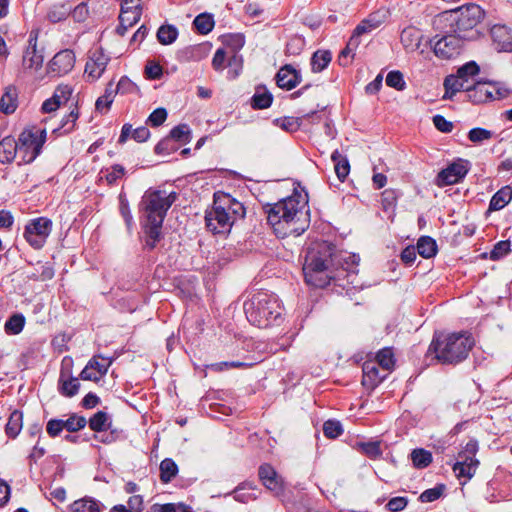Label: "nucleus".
Instances as JSON below:
<instances>
[{"instance_id": "6", "label": "nucleus", "mask_w": 512, "mask_h": 512, "mask_svg": "<svg viewBox=\"0 0 512 512\" xmlns=\"http://www.w3.org/2000/svg\"><path fill=\"white\" fill-rule=\"evenodd\" d=\"M473 345V339L465 333L435 334L428 354H434L442 364H457L467 358Z\"/></svg>"}, {"instance_id": "63", "label": "nucleus", "mask_w": 512, "mask_h": 512, "mask_svg": "<svg viewBox=\"0 0 512 512\" xmlns=\"http://www.w3.org/2000/svg\"><path fill=\"white\" fill-rule=\"evenodd\" d=\"M145 74L149 79H159L163 74L162 66L155 62H149L145 67Z\"/></svg>"}, {"instance_id": "48", "label": "nucleus", "mask_w": 512, "mask_h": 512, "mask_svg": "<svg viewBox=\"0 0 512 512\" xmlns=\"http://www.w3.org/2000/svg\"><path fill=\"white\" fill-rule=\"evenodd\" d=\"M493 133L490 130L484 128H473L468 132V139L476 144L483 143L492 138Z\"/></svg>"}, {"instance_id": "42", "label": "nucleus", "mask_w": 512, "mask_h": 512, "mask_svg": "<svg viewBox=\"0 0 512 512\" xmlns=\"http://www.w3.org/2000/svg\"><path fill=\"white\" fill-rule=\"evenodd\" d=\"M193 25L200 34H208L214 27L213 17L209 14L202 13L193 21Z\"/></svg>"}, {"instance_id": "33", "label": "nucleus", "mask_w": 512, "mask_h": 512, "mask_svg": "<svg viewBox=\"0 0 512 512\" xmlns=\"http://www.w3.org/2000/svg\"><path fill=\"white\" fill-rule=\"evenodd\" d=\"M256 489L251 482H245L237 486L234 491V499L236 501L247 503L251 500L256 499Z\"/></svg>"}, {"instance_id": "1", "label": "nucleus", "mask_w": 512, "mask_h": 512, "mask_svg": "<svg viewBox=\"0 0 512 512\" xmlns=\"http://www.w3.org/2000/svg\"><path fill=\"white\" fill-rule=\"evenodd\" d=\"M308 196L295 191L292 195L268 205L267 221L279 238L300 236L309 227Z\"/></svg>"}, {"instance_id": "8", "label": "nucleus", "mask_w": 512, "mask_h": 512, "mask_svg": "<svg viewBox=\"0 0 512 512\" xmlns=\"http://www.w3.org/2000/svg\"><path fill=\"white\" fill-rule=\"evenodd\" d=\"M510 91L498 82H477L470 84L468 98L476 104L500 100L509 95Z\"/></svg>"}, {"instance_id": "52", "label": "nucleus", "mask_w": 512, "mask_h": 512, "mask_svg": "<svg viewBox=\"0 0 512 512\" xmlns=\"http://www.w3.org/2000/svg\"><path fill=\"white\" fill-rule=\"evenodd\" d=\"M125 175V168L115 164L106 170L105 178L109 184H114Z\"/></svg>"}, {"instance_id": "39", "label": "nucleus", "mask_w": 512, "mask_h": 512, "mask_svg": "<svg viewBox=\"0 0 512 512\" xmlns=\"http://www.w3.org/2000/svg\"><path fill=\"white\" fill-rule=\"evenodd\" d=\"M273 96L265 89H257L251 99V105L254 109H266L271 106Z\"/></svg>"}, {"instance_id": "16", "label": "nucleus", "mask_w": 512, "mask_h": 512, "mask_svg": "<svg viewBox=\"0 0 512 512\" xmlns=\"http://www.w3.org/2000/svg\"><path fill=\"white\" fill-rule=\"evenodd\" d=\"M75 65V54L70 49H64L54 55L47 65V74L51 77H61L72 71Z\"/></svg>"}, {"instance_id": "51", "label": "nucleus", "mask_w": 512, "mask_h": 512, "mask_svg": "<svg viewBox=\"0 0 512 512\" xmlns=\"http://www.w3.org/2000/svg\"><path fill=\"white\" fill-rule=\"evenodd\" d=\"M305 46V39L301 36L292 37L286 45V53L289 55H298Z\"/></svg>"}, {"instance_id": "10", "label": "nucleus", "mask_w": 512, "mask_h": 512, "mask_svg": "<svg viewBox=\"0 0 512 512\" xmlns=\"http://www.w3.org/2000/svg\"><path fill=\"white\" fill-rule=\"evenodd\" d=\"M52 225V221L46 217L32 219L26 224L23 237L32 248L39 250L45 245Z\"/></svg>"}, {"instance_id": "4", "label": "nucleus", "mask_w": 512, "mask_h": 512, "mask_svg": "<svg viewBox=\"0 0 512 512\" xmlns=\"http://www.w3.org/2000/svg\"><path fill=\"white\" fill-rule=\"evenodd\" d=\"M247 320L258 328L279 325L283 318V308L273 293L258 292L244 303Z\"/></svg>"}, {"instance_id": "49", "label": "nucleus", "mask_w": 512, "mask_h": 512, "mask_svg": "<svg viewBox=\"0 0 512 512\" xmlns=\"http://www.w3.org/2000/svg\"><path fill=\"white\" fill-rule=\"evenodd\" d=\"M386 84L399 91L403 90L406 86L403 74L400 71H390L386 76Z\"/></svg>"}, {"instance_id": "45", "label": "nucleus", "mask_w": 512, "mask_h": 512, "mask_svg": "<svg viewBox=\"0 0 512 512\" xmlns=\"http://www.w3.org/2000/svg\"><path fill=\"white\" fill-rule=\"evenodd\" d=\"M376 360V363L386 371L391 370L395 364L394 354L390 348H383L380 350L377 353Z\"/></svg>"}, {"instance_id": "41", "label": "nucleus", "mask_w": 512, "mask_h": 512, "mask_svg": "<svg viewBox=\"0 0 512 512\" xmlns=\"http://www.w3.org/2000/svg\"><path fill=\"white\" fill-rule=\"evenodd\" d=\"M110 426V418L106 412L98 411L89 419V427L95 432L106 430Z\"/></svg>"}, {"instance_id": "59", "label": "nucleus", "mask_w": 512, "mask_h": 512, "mask_svg": "<svg viewBox=\"0 0 512 512\" xmlns=\"http://www.w3.org/2000/svg\"><path fill=\"white\" fill-rule=\"evenodd\" d=\"M78 117L79 113L77 107L72 109L68 115L63 117L61 121V127L65 130V132H70L73 130Z\"/></svg>"}, {"instance_id": "58", "label": "nucleus", "mask_w": 512, "mask_h": 512, "mask_svg": "<svg viewBox=\"0 0 512 512\" xmlns=\"http://www.w3.org/2000/svg\"><path fill=\"white\" fill-rule=\"evenodd\" d=\"M443 492V486L430 488L421 493L419 499L423 503L433 502L439 499Z\"/></svg>"}, {"instance_id": "25", "label": "nucleus", "mask_w": 512, "mask_h": 512, "mask_svg": "<svg viewBox=\"0 0 512 512\" xmlns=\"http://www.w3.org/2000/svg\"><path fill=\"white\" fill-rule=\"evenodd\" d=\"M105 506L91 497H84L74 501L69 506V512H101Z\"/></svg>"}, {"instance_id": "29", "label": "nucleus", "mask_w": 512, "mask_h": 512, "mask_svg": "<svg viewBox=\"0 0 512 512\" xmlns=\"http://www.w3.org/2000/svg\"><path fill=\"white\" fill-rule=\"evenodd\" d=\"M512 199V188L504 186L498 190L491 198L489 209L493 211L504 208Z\"/></svg>"}, {"instance_id": "9", "label": "nucleus", "mask_w": 512, "mask_h": 512, "mask_svg": "<svg viewBox=\"0 0 512 512\" xmlns=\"http://www.w3.org/2000/svg\"><path fill=\"white\" fill-rule=\"evenodd\" d=\"M478 442L475 439L469 440L458 454V460L453 465V471L458 478L471 479L479 465L475 458L478 452Z\"/></svg>"}, {"instance_id": "14", "label": "nucleus", "mask_w": 512, "mask_h": 512, "mask_svg": "<svg viewBox=\"0 0 512 512\" xmlns=\"http://www.w3.org/2000/svg\"><path fill=\"white\" fill-rule=\"evenodd\" d=\"M73 360L71 357H64L61 362L60 375L58 379V391L62 396L71 398L75 396L80 388L79 379L72 376Z\"/></svg>"}, {"instance_id": "12", "label": "nucleus", "mask_w": 512, "mask_h": 512, "mask_svg": "<svg viewBox=\"0 0 512 512\" xmlns=\"http://www.w3.org/2000/svg\"><path fill=\"white\" fill-rule=\"evenodd\" d=\"M87 424V420L84 416H80L76 413L69 415L67 419H50L46 424L47 434L52 437H58L63 430H67L70 433L78 432L83 429Z\"/></svg>"}, {"instance_id": "18", "label": "nucleus", "mask_w": 512, "mask_h": 512, "mask_svg": "<svg viewBox=\"0 0 512 512\" xmlns=\"http://www.w3.org/2000/svg\"><path fill=\"white\" fill-rule=\"evenodd\" d=\"M110 366V362L100 356L92 357L84 369L80 373V377L83 380L98 381L103 375H105Z\"/></svg>"}, {"instance_id": "13", "label": "nucleus", "mask_w": 512, "mask_h": 512, "mask_svg": "<svg viewBox=\"0 0 512 512\" xmlns=\"http://www.w3.org/2000/svg\"><path fill=\"white\" fill-rule=\"evenodd\" d=\"M469 167L470 163L468 160L458 158L438 173L436 184L439 187H443L460 182L467 175Z\"/></svg>"}, {"instance_id": "62", "label": "nucleus", "mask_w": 512, "mask_h": 512, "mask_svg": "<svg viewBox=\"0 0 512 512\" xmlns=\"http://www.w3.org/2000/svg\"><path fill=\"white\" fill-rule=\"evenodd\" d=\"M408 504V500L406 497L398 496L391 498L388 503L386 504V507L391 512H399L405 509V507Z\"/></svg>"}, {"instance_id": "34", "label": "nucleus", "mask_w": 512, "mask_h": 512, "mask_svg": "<svg viewBox=\"0 0 512 512\" xmlns=\"http://www.w3.org/2000/svg\"><path fill=\"white\" fill-rule=\"evenodd\" d=\"M415 248L417 253L423 258H431L437 252L436 242L429 236L420 237Z\"/></svg>"}, {"instance_id": "35", "label": "nucleus", "mask_w": 512, "mask_h": 512, "mask_svg": "<svg viewBox=\"0 0 512 512\" xmlns=\"http://www.w3.org/2000/svg\"><path fill=\"white\" fill-rule=\"evenodd\" d=\"M178 473V466L171 458H165L160 463V480L169 483Z\"/></svg>"}, {"instance_id": "64", "label": "nucleus", "mask_w": 512, "mask_h": 512, "mask_svg": "<svg viewBox=\"0 0 512 512\" xmlns=\"http://www.w3.org/2000/svg\"><path fill=\"white\" fill-rule=\"evenodd\" d=\"M433 124L439 131L444 133H449L453 129V124L442 115H435L433 117Z\"/></svg>"}, {"instance_id": "26", "label": "nucleus", "mask_w": 512, "mask_h": 512, "mask_svg": "<svg viewBox=\"0 0 512 512\" xmlns=\"http://www.w3.org/2000/svg\"><path fill=\"white\" fill-rule=\"evenodd\" d=\"M18 157L16 140L7 136L0 141V162L2 164H9Z\"/></svg>"}, {"instance_id": "47", "label": "nucleus", "mask_w": 512, "mask_h": 512, "mask_svg": "<svg viewBox=\"0 0 512 512\" xmlns=\"http://www.w3.org/2000/svg\"><path fill=\"white\" fill-rule=\"evenodd\" d=\"M323 433L326 437L335 439L343 433V428L339 421L327 420L323 424Z\"/></svg>"}, {"instance_id": "60", "label": "nucleus", "mask_w": 512, "mask_h": 512, "mask_svg": "<svg viewBox=\"0 0 512 512\" xmlns=\"http://www.w3.org/2000/svg\"><path fill=\"white\" fill-rule=\"evenodd\" d=\"M70 14L73 19L77 22H84L89 16L88 5L85 2L78 4L73 10H71Z\"/></svg>"}, {"instance_id": "24", "label": "nucleus", "mask_w": 512, "mask_h": 512, "mask_svg": "<svg viewBox=\"0 0 512 512\" xmlns=\"http://www.w3.org/2000/svg\"><path fill=\"white\" fill-rule=\"evenodd\" d=\"M445 94L444 99H452L453 96L460 91L468 93L470 84H466V80L461 79L457 74L449 75L444 80Z\"/></svg>"}, {"instance_id": "32", "label": "nucleus", "mask_w": 512, "mask_h": 512, "mask_svg": "<svg viewBox=\"0 0 512 512\" xmlns=\"http://www.w3.org/2000/svg\"><path fill=\"white\" fill-rule=\"evenodd\" d=\"M17 108V93L13 87H8L0 99V112L12 114Z\"/></svg>"}, {"instance_id": "23", "label": "nucleus", "mask_w": 512, "mask_h": 512, "mask_svg": "<svg viewBox=\"0 0 512 512\" xmlns=\"http://www.w3.org/2000/svg\"><path fill=\"white\" fill-rule=\"evenodd\" d=\"M170 139H173L178 142H182L184 144L188 143L191 139V131L187 124H179L175 126L171 131L169 138H166L159 142L156 147L155 151L159 153L160 151L165 149V146L168 144Z\"/></svg>"}, {"instance_id": "22", "label": "nucleus", "mask_w": 512, "mask_h": 512, "mask_svg": "<svg viewBox=\"0 0 512 512\" xmlns=\"http://www.w3.org/2000/svg\"><path fill=\"white\" fill-rule=\"evenodd\" d=\"M259 478L263 485L273 492H279L282 488L280 478L274 468L269 464H263L260 466Z\"/></svg>"}, {"instance_id": "43", "label": "nucleus", "mask_w": 512, "mask_h": 512, "mask_svg": "<svg viewBox=\"0 0 512 512\" xmlns=\"http://www.w3.org/2000/svg\"><path fill=\"white\" fill-rule=\"evenodd\" d=\"M479 72H480V68L477 65V63L474 61H470V62L464 64L463 66H461L457 70V75L461 79L466 80V84H471V82L473 81V78L475 76H477L479 74Z\"/></svg>"}, {"instance_id": "11", "label": "nucleus", "mask_w": 512, "mask_h": 512, "mask_svg": "<svg viewBox=\"0 0 512 512\" xmlns=\"http://www.w3.org/2000/svg\"><path fill=\"white\" fill-rule=\"evenodd\" d=\"M454 33L473 30L484 18V10L477 4H469L459 8L453 15Z\"/></svg>"}, {"instance_id": "36", "label": "nucleus", "mask_w": 512, "mask_h": 512, "mask_svg": "<svg viewBox=\"0 0 512 512\" xmlns=\"http://www.w3.org/2000/svg\"><path fill=\"white\" fill-rule=\"evenodd\" d=\"M25 326V317L21 313L13 314L5 322L4 330L8 335H17L22 332Z\"/></svg>"}, {"instance_id": "61", "label": "nucleus", "mask_w": 512, "mask_h": 512, "mask_svg": "<svg viewBox=\"0 0 512 512\" xmlns=\"http://www.w3.org/2000/svg\"><path fill=\"white\" fill-rule=\"evenodd\" d=\"M227 58V53L224 48H219L216 50L213 59H212V67L216 71H222L225 68V62Z\"/></svg>"}, {"instance_id": "30", "label": "nucleus", "mask_w": 512, "mask_h": 512, "mask_svg": "<svg viewBox=\"0 0 512 512\" xmlns=\"http://www.w3.org/2000/svg\"><path fill=\"white\" fill-rule=\"evenodd\" d=\"M401 43L408 50H416L420 45L421 34L415 27H407L401 32Z\"/></svg>"}, {"instance_id": "7", "label": "nucleus", "mask_w": 512, "mask_h": 512, "mask_svg": "<svg viewBox=\"0 0 512 512\" xmlns=\"http://www.w3.org/2000/svg\"><path fill=\"white\" fill-rule=\"evenodd\" d=\"M46 141V130L36 127L25 129L16 140L18 164H29L41 153Z\"/></svg>"}, {"instance_id": "19", "label": "nucleus", "mask_w": 512, "mask_h": 512, "mask_svg": "<svg viewBox=\"0 0 512 512\" xmlns=\"http://www.w3.org/2000/svg\"><path fill=\"white\" fill-rule=\"evenodd\" d=\"M44 56L42 50L37 49V38L30 35L28 46L24 51L22 65L25 70H38L42 67Z\"/></svg>"}, {"instance_id": "40", "label": "nucleus", "mask_w": 512, "mask_h": 512, "mask_svg": "<svg viewBox=\"0 0 512 512\" xmlns=\"http://www.w3.org/2000/svg\"><path fill=\"white\" fill-rule=\"evenodd\" d=\"M432 454L422 448L414 449L411 453V460L414 467L423 469L428 467L432 462Z\"/></svg>"}, {"instance_id": "46", "label": "nucleus", "mask_w": 512, "mask_h": 512, "mask_svg": "<svg viewBox=\"0 0 512 512\" xmlns=\"http://www.w3.org/2000/svg\"><path fill=\"white\" fill-rule=\"evenodd\" d=\"M362 453H364L370 459L380 458L382 450L379 441L362 442L358 444Z\"/></svg>"}, {"instance_id": "21", "label": "nucleus", "mask_w": 512, "mask_h": 512, "mask_svg": "<svg viewBox=\"0 0 512 512\" xmlns=\"http://www.w3.org/2000/svg\"><path fill=\"white\" fill-rule=\"evenodd\" d=\"M490 35L495 43V49L498 51H512V38L510 37L507 28L502 25H494L490 29Z\"/></svg>"}, {"instance_id": "50", "label": "nucleus", "mask_w": 512, "mask_h": 512, "mask_svg": "<svg viewBox=\"0 0 512 512\" xmlns=\"http://www.w3.org/2000/svg\"><path fill=\"white\" fill-rule=\"evenodd\" d=\"M119 202H120L119 203L120 214L123 217L126 226L128 227V229H130L133 226L134 221H133V216H132V213H131V210L129 207V202L122 195H120V197H119Z\"/></svg>"}, {"instance_id": "3", "label": "nucleus", "mask_w": 512, "mask_h": 512, "mask_svg": "<svg viewBox=\"0 0 512 512\" xmlns=\"http://www.w3.org/2000/svg\"><path fill=\"white\" fill-rule=\"evenodd\" d=\"M334 248L322 242L308 249L303 264V273L308 285L317 288L327 286L332 279L340 277L332 270Z\"/></svg>"}, {"instance_id": "20", "label": "nucleus", "mask_w": 512, "mask_h": 512, "mask_svg": "<svg viewBox=\"0 0 512 512\" xmlns=\"http://www.w3.org/2000/svg\"><path fill=\"white\" fill-rule=\"evenodd\" d=\"M300 82V73L291 65L283 66L276 74V83L281 89L291 90Z\"/></svg>"}, {"instance_id": "56", "label": "nucleus", "mask_w": 512, "mask_h": 512, "mask_svg": "<svg viewBox=\"0 0 512 512\" xmlns=\"http://www.w3.org/2000/svg\"><path fill=\"white\" fill-rule=\"evenodd\" d=\"M167 119V111L165 108L155 109L148 117L147 123L153 127L162 125Z\"/></svg>"}, {"instance_id": "38", "label": "nucleus", "mask_w": 512, "mask_h": 512, "mask_svg": "<svg viewBox=\"0 0 512 512\" xmlns=\"http://www.w3.org/2000/svg\"><path fill=\"white\" fill-rule=\"evenodd\" d=\"M332 55L329 51L318 50L311 58V66L313 72L323 71L331 62Z\"/></svg>"}, {"instance_id": "44", "label": "nucleus", "mask_w": 512, "mask_h": 512, "mask_svg": "<svg viewBox=\"0 0 512 512\" xmlns=\"http://www.w3.org/2000/svg\"><path fill=\"white\" fill-rule=\"evenodd\" d=\"M71 12V6L68 3L54 5L48 12V19L51 22H59L67 18Z\"/></svg>"}, {"instance_id": "55", "label": "nucleus", "mask_w": 512, "mask_h": 512, "mask_svg": "<svg viewBox=\"0 0 512 512\" xmlns=\"http://www.w3.org/2000/svg\"><path fill=\"white\" fill-rule=\"evenodd\" d=\"M374 29L370 27V24L362 20L354 29L352 36L350 37V44H359V37L372 32Z\"/></svg>"}, {"instance_id": "54", "label": "nucleus", "mask_w": 512, "mask_h": 512, "mask_svg": "<svg viewBox=\"0 0 512 512\" xmlns=\"http://www.w3.org/2000/svg\"><path fill=\"white\" fill-rule=\"evenodd\" d=\"M374 29L370 27V24L362 20L354 29L352 36L350 37V44H359V37L372 32Z\"/></svg>"}, {"instance_id": "5", "label": "nucleus", "mask_w": 512, "mask_h": 512, "mask_svg": "<svg viewBox=\"0 0 512 512\" xmlns=\"http://www.w3.org/2000/svg\"><path fill=\"white\" fill-rule=\"evenodd\" d=\"M245 216L243 204L229 194L214 195L213 206L206 211L205 223L214 234L225 233L233 223Z\"/></svg>"}, {"instance_id": "2", "label": "nucleus", "mask_w": 512, "mask_h": 512, "mask_svg": "<svg viewBox=\"0 0 512 512\" xmlns=\"http://www.w3.org/2000/svg\"><path fill=\"white\" fill-rule=\"evenodd\" d=\"M177 198L176 192L168 193L160 189H148L142 196L139 211L143 220L146 246L150 249L155 248L160 241L164 219Z\"/></svg>"}, {"instance_id": "57", "label": "nucleus", "mask_w": 512, "mask_h": 512, "mask_svg": "<svg viewBox=\"0 0 512 512\" xmlns=\"http://www.w3.org/2000/svg\"><path fill=\"white\" fill-rule=\"evenodd\" d=\"M142 10L134 11H121L119 15V21L123 24L126 23L128 26L135 25L141 17Z\"/></svg>"}, {"instance_id": "28", "label": "nucleus", "mask_w": 512, "mask_h": 512, "mask_svg": "<svg viewBox=\"0 0 512 512\" xmlns=\"http://www.w3.org/2000/svg\"><path fill=\"white\" fill-rule=\"evenodd\" d=\"M331 160L334 163V170L338 179L344 182L350 172V164L347 157L342 155L338 150H335L331 155Z\"/></svg>"}, {"instance_id": "27", "label": "nucleus", "mask_w": 512, "mask_h": 512, "mask_svg": "<svg viewBox=\"0 0 512 512\" xmlns=\"http://www.w3.org/2000/svg\"><path fill=\"white\" fill-rule=\"evenodd\" d=\"M378 364L376 362H365L363 365V384L376 386L385 376L380 375Z\"/></svg>"}, {"instance_id": "15", "label": "nucleus", "mask_w": 512, "mask_h": 512, "mask_svg": "<svg viewBox=\"0 0 512 512\" xmlns=\"http://www.w3.org/2000/svg\"><path fill=\"white\" fill-rule=\"evenodd\" d=\"M466 36L455 33L441 37L434 44V53L443 59H451L458 56L462 50L463 39Z\"/></svg>"}, {"instance_id": "53", "label": "nucleus", "mask_w": 512, "mask_h": 512, "mask_svg": "<svg viewBox=\"0 0 512 512\" xmlns=\"http://www.w3.org/2000/svg\"><path fill=\"white\" fill-rule=\"evenodd\" d=\"M510 251V242L508 240H502L495 244L494 248L490 252V258L492 260H498Z\"/></svg>"}, {"instance_id": "31", "label": "nucleus", "mask_w": 512, "mask_h": 512, "mask_svg": "<svg viewBox=\"0 0 512 512\" xmlns=\"http://www.w3.org/2000/svg\"><path fill=\"white\" fill-rule=\"evenodd\" d=\"M23 414L19 410H14L5 426V433L9 438H16L22 430Z\"/></svg>"}, {"instance_id": "37", "label": "nucleus", "mask_w": 512, "mask_h": 512, "mask_svg": "<svg viewBox=\"0 0 512 512\" xmlns=\"http://www.w3.org/2000/svg\"><path fill=\"white\" fill-rule=\"evenodd\" d=\"M177 37L178 29L174 25H162L157 31V39L162 45H170L174 43Z\"/></svg>"}, {"instance_id": "17", "label": "nucleus", "mask_w": 512, "mask_h": 512, "mask_svg": "<svg viewBox=\"0 0 512 512\" xmlns=\"http://www.w3.org/2000/svg\"><path fill=\"white\" fill-rule=\"evenodd\" d=\"M109 61V56L104 53L102 48L94 50L85 65L86 76L91 81L98 80L105 72Z\"/></svg>"}]
</instances>
